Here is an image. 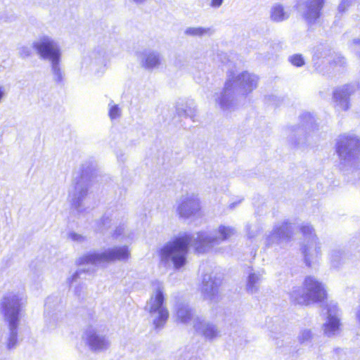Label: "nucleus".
<instances>
[{
  "mask_svg": "<svg viewBox=\"0 0 360 360\" xmlns=\"http://www.w3.org/2000/svg\"><path fill=\"white\" fill-rule=\"evenodd\" d=\"M302 119L305 120L304 123H303V126H304L305 127H309L313 123V118L309 113H306L303 115Z\"/></svg>",
  "mask_w": 360,
  "mask_h": 360,
  "instance_id": "nucleus-37",
  "label": "nucleus"
},
{
  "mask_svg": "<svg viewBox=\"0 0 360 360\" xmlns=\"http://www.w3.org/2000/svg\"><path fill=\"white\" fill-rule=\"evenodd\" d=\"M122 110L117 105H115L111 101L109 103L108 115L110 120H115L121 116Z\"/></svg>",
  "mask_w": 360,
  "mask_h": 360,
  "instance_id": "nucleus-29",
  "label": "nucleus"
},
{
  "mask_svg": "<svg viewBox=\"0 0 360 360\" xmlns=\"http://www.w3.org/2000/svg\"><path fill=\"white\" fill-rule=\"evenodd\" d=\"M68 238L72 241L79 243H83L86 239L84 236L75 232L69 233Z\"/></svg>",
  "mask_w": 360,
  "mask_h": 360,
  "instance_id": "nucleus-34",
  "label": "nucleus"
},
{
  "mask_svg": "<svg viewBox=\"0 0 360 360\" xmlns=\"http://www.w3.org/2000/svg\"><path fill=\"white\" fill-rule=\"evenodd\" d=\"M293 233V226L288 221H283L276 224L271 233L266 236V244L268 246L281 245L288 242Z\"/></svg>",
  "mask_w": 360,
  "mask_h": 360,
  "instance_id": "nucleus-11",
  "label": "nucleus"
},
{
  "mask_svg": "<svg viewBox=\"0 0 360 360\" xmlns=\"http://www.w3.org/2000/svg\"><path fill=\"white\" fill-rule=\"evenodd\" d=\"M131 257L128 246H115L101 252H90L78 259V264L98 266L111 262H127Z\"/></svg>",
  "mask_w": 360,
  "mask_h": 360,
  "instance_id": "nucleus-6",
  "label": "nucleus"
},
{
  "mask_svg": "<svg viewBox=\"0 0 360 360\" xmlns=\"http://www.w3.org/2000/svg\"><path fill=\"white\" fill-rule=\"evenodd\" d=\"M32 47L41 58L49 62L61 58L62 51L58 41L49 35L39 36L33 41Z\"/></svg>",
  "mask_w": 360,
  "mask_h": 360,
  "instance_id": "nucleus-9",
  "label": "nucleus"
},
{
  "mask_svg": "<svg viewBox=\"0 0 360 360\" xmlns=\"http://www.w3.org/2000/svg\"><path fill=\"white\" fill-rule=\"evenodd\" d=\"M83 338L90 350L94 352H99L106 350L111 345L108 336L101 334L94 329L86 330Z\"/></svg>",
  "mask_w": 360,
  "mask_h": 360,
  "instance_id": "nucleus-14",
  "label": "nucleus"
},
{
  "mask_svg": "<svg viewBox=\"0 0 360 360\" xmlns=\"http://www.w3.org/2000/svg\"><path fill=\"white\" fill-rule=\"evenodd\" d=\"M224 0H211L210 6L213 8H219L223 4Z\"/></svg>",
  "mask_w": 360,
  "mask_h": 360,
  "instance_id": "nucleus-39",
  "label": "nucleus"
},
{
  "mask_svg": "<svg viewBox=\"0 0 360 360\" xmlns=\"http://www.w3.org/2000/svg\"><path fill=\"white\" fill-rule=\"evenodd\" d=\"M292 302L300 304H309L310 302H321L326 297L324 285L313 276L305 278L303 287H295L290 294Z\"/></svg>",
  "mask_w": 360,
  "mask_h": 360,
  "instance_id": "nucleus-4",
  "label": "nucleus"
},
{
  "mask_svg": "<svg viewBox=\"0 0 360 360\" xmlns=\"http://www.w3.org/2000/svg\"><path fill=\"white\" fill-rule=\"evenodd\" d=\"M106 220H107V219H103V226H104L105 229H108V222H105Z\"/></svg>",
  "mask_w": 360,
  "mask_h": 360,
  "instance_id": "nucleus-41",
  "label": "nucleus"
},
{
  "mask_svg": "<svg viewBox=\"0 0 360 360\" xmlns=\"http://www.w3.org/2000/svg\"><path fill=\"white\" fill-rule=\"evenodd\" d=\"M248 236L252 238L256 236L258 233V229L255 225H248L247 226Z\"/></svg>",
  "mask_w": 360,
  "mask_h": 360,
  "instance_id": "nucleus-36",
  "label": "nucleus"
},
{
  "mask_svg": "<svg viewBox=\"0 0 360 360\" xmlns=\"http://www.w3.org/2000/svg\"><path fill=\"white\" fill-rule=\"evenodd\" d=\"M313 334L310 330L304 329L300 332L298 335V340L301 343H305L311 341Z\"/></svg>",
  "mask_w": 360,
  "mask_h": 360,
  "instance_id": "nucleus-30",
  "label": "nucleus"
},
{
  "mask_svg": "<svg viewBox=\"0 0 360 360\" xmlns=\"http://www.w3.org/2000/svg\"><path fill=\"white\" fill-rule=\"evenodd\" d=\"M258 84V77L244 71L236 76H229L222 91L215 94L216 104L224 112L235 109L236 96H246L253 91Z\"/></svg>",
  "mask_w": 360,
  "mask_h": 360,
  "instance_id": "nucleus-2",
  "label": "nucleus"
},
{
  "mask_svg": "<svg viewBox=\"0 0 360 360\" xmlns=\"http://www.w3.org/2000/svg\"><path fill=\"white\" fill-rule=\"evenodd\" d=\"M290 17V11L283 5L276 4L270 9V18L272 21L280 22L286 20Z\"/></svg>",
  "mask_w": 360,
  "mask_h": 360,
  "instance_id": "nucleus-22",
  "label": "nucleus"
},
{
  "mask_svg": "<svg viewBox=\"0 0 360 360\" xmlns=\"http://www.w3.org/2000/svg\"><path fill=\"white\" fill-rule=\"evenodd\" d=\"M262 278V274L260 272L250 271L246 281V290L251 294L257 292Z\"/></svg>",
  "mask_w": 360,
  "mask_h": 360,
  "instance_id": "nucleus-23",
  "label": "nucleus"
},
{
  "mask_svg": "<svg viewBox=\"0 0 360 360\" xmlns=\"http://www.w3.org/2000/svg\"><path fill=\"white\" fill-rule=\"evenodd\" d=\"M112 236L114 238L123 240L126 239L133 240L134 233L126 229L124 224L117 226L113 231Z\"/></svg>",
  "mask_w": 360,
  "mask_h": 360,
  "instance_id": "nucleus-26",
  "label": "nucleus"
},
{
  "mask_svg": "<svg viewBox=\"0 0 360 360\" xmlns=\"http://www.w3.org/2000/svg\"><path fill=\"white\" fill-rule=\"evenodd\" d=\"M177 319L182 323H189L193 322V313L189 307L186 304H180L176 311Z\"/></svg>",
  "mask_w": 360,
  "mask_h": 360,
  "instance_id": "nucleus-25",
  "label": "nucleus"
},
{
  "mask_svg": "<svg viewBox=\"0 0 360 360\" xmlns=\"http://www.w3.org/2000/svg\"><path fill=\"white\" fill-rule=\"evenodd\" d=\"M139 65L145 70L152 71L162 65L160 54L155 51L144 50L137 55Z\"/></svg>",
  "mask_w": 360,
  "mask_h": 360,
  "instance_id": "nucleus-18",
  "label": "nucleus"
},
{
  "mask_svg": "<svg viewBox=\"0 0 360 360\" xmlns=\"http://www.w3.org/2000/svg\"><path fill=\"white\" fill-rule=\"evenodd\" d=\"M338 314L337 304L331 302L328 304V316L322 326L324 334L328 337L336 335L340 331L341 324Z\"/></svg>",
  "mask_w": 360,
  "mask_h": 360,
  "instance_id": "nucleus-15",
  "label": "nucleus"
},
{
  "mask_svg": "<svg viewBox=\"0 0 360 360\" xmlns=\"http://www.w3.org/2000/svg\"><path fill=\"white\" fill-rule=\"evenodd\" d=\"M360 140L354 135L343 134L339 136L336 151L339 156V167L344 174L354 176L360 174Z\"/></svg>",
  "mask_w": 360,
  "mask_h": 360,
  "instance_id": "nucleus-3",
  "label": "nucleus"
},
{
  "mask_svg": "<svg viewBox=\"0 0 360 360\" xmlns=\"http://www.w3.org/2000/svg\"><path fill=\"white\" fill-rule=\"evenodd\" d=\"M338 60L340 65H343L345 63L344 58H338Z\"/></svg>",
  "mask_w": 360,
  "mask_h": 360,
  "instance_id": "nucleus-42",
  "label": "nucleus"
},
{
  "mask_svg": "<svg viewBox=\"0 0 360 360\" xmlns=\"http://www.w3.org/2000/svg\"><path fill=\"white\" fill-rule=\"evenodd\" d=\"M355 314H356V321H358V323L360 325V305L357 307Z\"/></svg>",
  "mask_w": 360,
  "mask_h": 360,
  "instance_id": "nucleus-40",
  "label": "nucleus"
},
{
  "mask_svg": "<svg viewBox=\"0 0 360 360\" xmlns=\"http://www.w3.org/2000/svg\"><path fill=\"white\" fill-rule=\"evenodd\" d=\"M89 184L83 177L75 182L73 189L70 191V198L72 208L78 213L85 210L84 199L87 195Z\"/></svg>",
  "mask_w": 360,
  "mask_h": 360,
  "instance_id": "nucleus-12",
  "label": "nucleus"
},
{
  "mask_svg": "<svg viewBox=\"0 0 360 360\" xmlns=\"http://www.w3.org/2000/svg\"><path fill=\"white\" fill-rule=\"evenodd\" d=\"M200 211V200L194 193H186L182 195L177 202L176 212L181 218L189 219L198 216Z\"/></svg>",
  "mask_w": 360,
  "mask_h": 360,
  "instance_id": "nucleus-10",
  "label": "nucleus"
},
{
  "mask_svg": "<svg viewBox=\"0 0 360 360\" xmlns=\"http://www.w3.org/2000/svg\"><path fill=\"white\" fill-rule=\"evenodd\" d=\"M110 61V57L105 47L98 46L95 48L89 54L88 62L90 69L95 74H103L107 69V65Z\"/></svg>",
  "mask_w": 360,
  "mask_h": 360,
  "instance_id": "nucleus-13",
  "label": "nucleus"
},
{
  "mask_svg": "<svg viewBox=\"0 0 360 360\" xmlns=\"http://www.w3.org/2000/svg\"><path fill=\"white\" fill-rule=\"evenodd\" d=\"M300 229L304 236L301 251L305 264L311 266L316 263L321 257V245L311 226L304 224L301 226Z\"/></svg>",
  "mask_w": 360,
  "mask_h": 360,
  "instance_id": "nucleus-8",
  "label": "nucleus"
},
{
  "mask_svg": "<svg viewBox=\"0 0 360 360\" xmlns=\"http://www.w3.org/2000/svg\"><path fill=\"white\" fill-rule=\"evenodd\" d=\"M221 280L216 276L206 274L203 276L201 291L205 300H214L219 292Z\"/></svg>",
  "mask_w": 360,
  "mask_h": 360,
  "instance_id": "nucleus-19",
  "label": "nucleus"
},
{
  "mask_svg": "<svg viewBox=\"0 0 360 360\" xmlns=\"http://www.w3.org/2000/svg\"><path fill=\"white\" fill-rule=\"evenodd\" d=\"M18 324L19 323H15V324H13V326L8 325V328L10 330V335L8 338L6 345H7L8 349H13L14 347H15V346L17 345V342H18L17 328H18Z\"/></svg>",
  "mask_w": 360,
  "mask_h": 360,
  "instance_id": "nucleus-28",
  "label": "nucleus"
},
{
  "mask_svg": "<svg viewBox=\"0 0 360 360\" xmlns=\"http://www.w3.org/2000/svg\"><path fill=\"white\" fill-rule=\"evenodd\" d=\"M352 0H342L341 3L338 6V11L340 12H343L345 11L346 8L349 6Z\"/></svg>",
  "mask_w": 360,
  "mask_h": 360,
  "instance_id": "nucleus-38",
  "label": "nucleus"
},
{
  "mask_svg": "<svg viewBox=\"0 0 360 360\" xmlns=\"http://www.w3.org/2000/svg\"><path fill=\"white\" fill-rule=\"evenodd\" d=\"M195 329L206 338L212 339L218 335L216 326L210 322L197 317L193 322Z\"/></svg>",
  "mask_w": 360,
  "mask_h": 360,
  "instance_id": "nucleus-20",
  "label": "nucleus"
},
{
  "mask_svg": "<svg viewBox=\"0 0 360 360\" xmlns=\"http://www.w3.org/2000/svg\"><path fill=\"white\" fill-rule=\"evenodd\" d=\"M331 263L335 266L342 258V252L338 250H333L329 255Z\"/></svg>",
  "mask_w": 360,
  "mask_h": 360,
  "instance_id": "nucleus-32",
  "label": "nucleus"
},
{
  "mask_svg": "<svg viewBox=\"0 0 360 360\" xmlns=\"http://www.w3.org/2000/svg\"><path fill=\"white\" fill-rule=\"evenodd\" d=\"M27 303L26 297L20 292H8L0 300V315L8 325L19 323L20 314Z\"/></svg>",
  "mask_w": 360,
  "mask_h": 360,
  "instance_id": "nucleus-5",
  "label": "nucleus"
},
{
  "mask_svg": "<svg viewBox=\"0 0 360 360\" xmlns=\"http://www.w3.org/2000/svg\"><path fill=\"white\" fill-rule=\"evenodd\" d=\"M60 59H57L50 62L53 79L58 83L61 82L64 77V72L60 68Z\"/></svg>",
  "mask_w": 360,
  "mask_h": 360,
  "instance_id": "nucleus-27",
  "label": "nucleus"
},
{
  "mask_svg": "<svg viewBox=\"0 0 360 360\" xmlns=\"http://www.w3.org/2000/svg\"><path fill=\"white\" fill-rule=\"evenodd\" d=\"M235 233L233 227L225 225H220L210 233L202 231L195 235L184 233L164 245L160 250L161 260L165 263L172 262L174 267L179 269L186 264L189 245L194 247L199 253L205 252L229 239Z\"/></svg>",
  "mask_w": 360,
  "mask_h": 360,
  "instance_id": "nucleus-1",
  "label": "nucleus"
},
{
  "mask_svg": "<svg viewBox=\"0 0 360 360\" xmlns=\"http://www.w3.org/2000/svg\"><path fill=\"white\" fill-rule=\"evenodd\" d=\"M18 55L22 58H26L31 55V49L27 46H22L18 48Z\"/></svg>",
  "mask_w": 360,
  "mask_h": 360,
  "instance_id": "nucleus-33",
  "label": "nucleus"
},
{
  "mask_svg": "<svg viewBox=\"0 0 360 360\" xmlns=\"http://www.w3.org/2000/svg\"><path fill=\"white\" fill-rule=\"evenodd\" d=\"M360 88L358 84H347L337 89L333 94L336 107L341 110H347L349 108V97Z\"/></svg>",
  "mask_w": 360,
  "mask_h": 360,
  "instance_id": "nucleus-16",
  "label": "nucleus"
},
{
  "mask_svg": "<svg viewBox=\"0 0 360 360\" xmlns=\"http://www.w3.org/2000/svg\"><path fill=\"white\" fill-rule=\"evenodd\" d=\"M289 61L296 67L304 65V59L301 54H295L289 57Z\"/></svg>",
  "mask_w": 360,
  "mask_h": 360,
  "instance_id": "nucleus-31",
  "label": "nucleus"
},
{
  "mask_svg": "<svg viewBox=\"0 0 360 360\" xmlns=\"http://www.w3.org/2000/svg\"><path fill=\"white\" fill-rule=\"evenodd\" d=\"M176 112L179 116L189 117L195 121L196 105L193 101H181L176 103Z\"/></svg>",
  "mask_w": 360,
  "mask_h": 360,
  "instance_id": "nucleus-21",
  "label": "nucleus"
},
{
  "mask_svg": "<svg viewBox=\"0 0 360 360\" xmlns=\"http://www.w3.org/2000/svg\"><path fill=\"white\" fill-rule=\"evenodd\" d=\"M89 271V269H86L84 268L82 269L75 271L71 276L68 278L67 282L68 283V284L72 285L74 282H76L77 281V279L79 278V275L82 273V271Z\"/></svg>",
  "mask_w": 360,
  "mask_h": 360,
  "instance_id": "nucleus-35",
  "label": "nucleus"
},
{
  "mask_svg": "<svg viewBox=\"0 0 360 360\" xmlns=\"http://www.w3.org/2000/svg\"><path fill=\"white\" fill-rule=\"evenodd\" d=\"M324 0H308L298 6L299 11L308 23L314 22L320 15Z\"/></svg>",
  "mask_w": 360,
  "mask_h": 360,
  "instance_id": "nucleus-17",
  "label": "nucleus"
},
{
  "mask_svg": "<svg viewBox=\"0 0 360 360\" xmlns=\"http://www.w3.org/2000/svg\"><path fill=\"white\" fill-rule=\"evenodd\" d=\"M214 33V30L212 27H187L184 34L186 36L193 37H202L207 36H211Z\"/></svg>",
  "mask_w": 360,
  "mask_h": 360,
  "instance_id": "nucleus-24",
  "label": "nucleus"
},
{
  "mask_svg": "<svg viewBox=\"0 0 360 360\" xmlns=\"http://www.w3.org/2000/svg\"><path fill=\"white\" fill-rule=\"evenodd\" d=\"M164 301V288L161 283H158L145 307L156 328L162 326L169 317V311Z\"/></svg>",
  "mask_w": 360,
  "mask_h": 360,
  "instance_id": "nucleus-7",
  "label": "nucleus"
}]
</instances>
